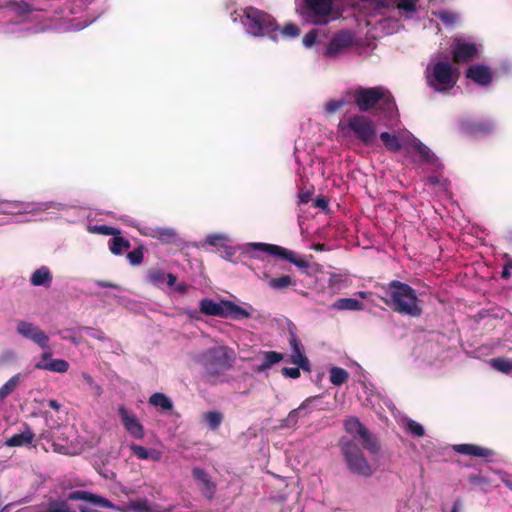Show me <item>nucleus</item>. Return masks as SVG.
Here are the masks:
<instances>
[{"instance_id": "f257e3e1", "label": "nucleus", "mask_w": 512, "mask_h": 512, "mask_svg": "<svg viewBox=\"0 0 512 512\" xmlns=\"http://www.w3.org/2000/svg\"><path fill=\"white\" fill-rule=\"evenodd\" d=\"M381 291L382 294H379L378 297L393 311L414 318L421 316L420 300L416 291L410 285L392 280L387 285L382 286Z\"/></svg>"}, {"instance_id": "f03ea898", "label": "nucleus", "mask_w": 512, "mask_h": 512, "mask_svg": "<svg viewBox=\"0 0 512 512\" xmlns=\"http://www.w3.org/2000/svg\"><path fill=\"white\" fill-rule=\"evenodd\" d=\"M241 23L248 34L253 37L268 36L272 40H277L279 27L275 19L267 12L248 6L243 9Z\"/></svg>"}, {"instance_id": "7ed1b4c3", "label": "nucleus", "mask_w": 512, "mask_h": 512, "mask_svg": "<svg viewBox=\"0 0 512 512\" xmlns=\"http://www.w3.org/2000/svg\"><path fill=\"white\" fill-rule=\"evenodd\" d=\"M207 378L219 376L229 370L234 362V352L226 346H214L205 350L198 358Z\"/></svg>"}, {"instance_id": "20e7f679", "label": "nucleus", "mask_w": 512, "mask_h": 512, "mask_svg": "<svg viewBox=\"0 0 512 512\" xmlns=\"http://www.w3.org/2000/svg\"><path fill=\"white\" fill-rule=\"evenodd\" d=\"M199 310L202 314L207 316H215L237 321L251 318L252 311H254L251 305H248V309H246L230 300H220L219 302H215L208 298H204L200 301Z\"/></svg>"}, {"instance_id": "39448f33", "label": "nucleus", "mask_w": 512, "mask_h": 512, "mask_svg": "<svg viewBox=\"0 0 512 512\" xmlns=\"http://www.w3.org/2000/svg\"><path fill=\"white\" fill-rule=\"evenodd\" d=\"M340 451L350 473L364 478H369L374 474L373 466L356 442L352 440L341 441Z\"/></svg>"}, {"instance_id": "423d86ee", "label": "nucleus", "mask_w": 512, "mask_h": 512, "mask_svg": "<svg viewBox=\"0 0 512 512\" xmlns=\"http://www.w3.org/2000/svg\"><path fill=\"white\" fill-rule=\"evenodd\" d=\"M67 501H84L96 507L118 509L111 501L101 495L85 490H75L66 495V500L49 501L44 512H75L69 507Z\"/></svg>"}, {"instance_id": "0eeeda50", "label": "nucleus", "mask_w": 512, "mask_h": 512, "mask_svg": "<svg viewBox=\"0 0 512 512\" xmlns=\"http://www.w3.org/2000/svg\"><path fill=\"white\" fill-rule=\"evenodd\" d=\"M354 102L361 112H367L381 103L386 110L395 107L390 94H386L382 87L358 88L354 93Z\"/></svg>"}, {"instance_id": "6e6552de", "label": "nucleus", "mask_w": 512, "mask_h": 512, "mask_svg": "<svg viewBox=\"0 0 512 512\" xmlns=\"http://www.w3.org/2000/svg\"><path fill=\"white\" fill-rule=\"evenodd\" d=\"M455 66H427L426 78L427 83L437 92L448 91L452 89L457 80L459 72Z\"/></svg>"}, {"instance_id": "1a4fd4ad", "label": "nucleus", "mask_w": 512, "mask_h": 512, "mask_svg": "<svg viewBox=\"0 0 512 512\" xmlns=\"http://www.w3.org/2000/svg\"><path fill=\"white\" fill-rule=\"evenodd\" d=\"M347 127L363 145L371 146L377 138L375 123L365 115L355 114L348 118Z\"/></svg>"}, {"instance_id": "9d476101", "label": "nucleus", "mask_w": 512, "mask_h": 512, "mask_svg": "<svg viewBox=\"0 0 512 512\" xmlns=\"http://www.w3.org/2000/svg\"><path fill=\"white\" fill-rule=\"evenodd\" d=\"M250 246L254 250L265 252L274 258L282 259L289 263H292L301 271H305L310 266L309 262L304 258L300 257L296 252L284 248L282 246L268 243H251Z\"/></svg>"}, {"instance_id": "9b49d317", "label": "nucleus", "mask_w": 512, "mask_h": 512, "mask_svg": "<svg viewBox=\"0 0 512 512\" xmlns=\"http://www.w3.org/2000/svg\"><path fill=\"white\" fill-rule=\"evenodd\" d=\"M51 207L48 203H32L17 200H1L0 214L19 215L24 213L37 214Z\"/></svg>"}, {"instance_id": "f8f14e48", "label": "nucleus", "mask_w": 512, "mask_h": 512, "mask_svg": "<svg viewBox=\"0 0 512 512\" xmlns=\"http://www.w3.org/2000/svg\"><path fill=\"white\" fill-rule=\"evenodd\" d=\"M451 53L455 64L472 62L479 57V47L476 43L455 38L451 44Z\"/></svg>"}, {"instance_id": "ddd939ff", "label": "nucleus", "mask_w": 512, "mask_h": 512, "mask_svg": "<svg viewBox=\"0 0 512 512\" xmlns=\"http://www.w3.org/2000/svg\"><path fill=\"white\" fill-rule=\"evenodd\" d=\"M16 331L22 337L31 340L42 349H49V337L35 324L25 321L18 320Z\"/></svg>"}, {"instance_id": "4468645a", "label": "nucleus", "mask_w": 512, "mask_h": 512, "mask_svg": "<svg viewBox=\"0 0 512 512\" xmlns=\"http://www.w3.org/2000/svg\"><path fill=\"white\" fill-rule=\"evenodd\" d=\"M305 4L313 17L314 24L323 25L328 22L333 9V0H305Z\"/></svg>"}, {"instance_id": "2eb2a0df", "label": "nucleus", "mask_w": 512, "mask_h": 512, "mask_svg": "<svg viewBox=\"0 0 512 512\" xmlns=\"http://www.w3.org/2000/svg\"><path fill=\"white\" fill-rule=\"evenodd\" d=\"M118 414L121 423L130 436L136 439H142L145 435L144 426L140 423L136 415L124 405L118 407Z\"/></svg>"}, {"instance_id": "dca6fc26", "label": "nucleus", "mask_w": 512, "mask_h": 512, "mask_svg": "<svg viewBox=\"0 0 512 512\" xmlns=\"http://www.w3.org/2000/svg\"><path fill=\"white\" fill-rule=\"evenodd\" d=\"M354 43V34L348 30H342L336 33L330 40L326 54L328 56H336L343 53Z\"/></svg>"}, {"instance_id": "f3484780", "label": "nucleus", "mask_w": 512, "mask_h": 512, "mask_svg": "<svg viewBox=\"0 0 512 512\" xmlns=\"http://www.w3.org/2000/svg\"><path fill=\"white\" fill-rule=\"evenodd\" d=\"M46 351L41 355V360L35 364V369L46 370L55 373H65L68 371L70 365L64 359H52L51 349H45Z\"/></svg>"}, {"instance_id": "a211bd4d", "label": "nucleus", "mask_w": 512, "mask_h": 512, "mask_svg": "<svg viewBox=\"0 0 512 512\" xmlns=\"http://www.w3.org/2000/svg\"><path fill=\"white\" fill-rule=\"evenodd\" d=\"M192 476L196 482L202 485L203 495L208 499H212L215 494L216 486L209 474L200 467H194L192 469Z\"/></svg>"}, {"instance_id": "6ab92c4d", "label": "nucleus", "mask_w": 512, "mask_h": 512, "mask_svg": "<svg viewBox=\"0 0 512 512\" xmlns=\"http://www.w3.org/2000/svg\"><path fill=\"white\" fill-rule=\"evenodd\" d=\"M290 345L292 347V355H291V362L300 368H302L304 371L310 370V363L308 358L305 356V354L302 351V345L300 341L298 340L297 336L295 334H291L290 337Z\"/></svg>"}, {"instance_id": "aec40b11", "label": "nucleus", "mask_w": 512, "mask_h": 512, "mask_svg": "<svg viewBox=\"0 0 512 512\" xmlns=\"http://www.w3.org/2000/svg\"><path fill=\"white\" fill-rule=\"evenodd\" d=\"M454 451L463 454V455H469L474 457H480V458H489L493 457L495 455L494 450L485 448L482 446H478L475 444H458L453 447Z\"/></svg>"}, {"instance_id": "412c9836", "label": "nucleus", "mask_w": 512, "mask_h": 512, "mask_svg": "<svg viewBox=\"0 0 512 512\" xmlns=\"http://www.w3.org/2000/svg\"><path fill=\"white\" fill-rule=\"evenodd\" d=\"M466 77L482 86L489 85L492 81L489 66H469Z\"/></svg>"}, {"instance_id": "4be33fe9", "label": "nucleus", "mask_w": 512, "mask_h": 512, "mask_svg": "<svg viewBox=\"0 0 512 512\" xmlns=\"http://www.w3.org/2000/svg\"><path fill=\"white\" fill-rule=\"evenodd\" d=\"M24 428L25 430L23 432L14 434L8 438L5 441V445L8 447H21L31 444L35 438V434L27 424H24Z\"/></svg>"}, {"instance_id": "5701e85b", "label": "nucleus", "mask_w": 512, "mask_h": 512, "mask_svg": "<svg viewBox=\"0 0 512 512\" xmlns=\"http://www.w3.org/2000/svg\"><path fill=\"white\" fill-rule=\"evenodd\" d=\"M131 453L141 460H152L159 462L162 458V453L156 449H148L138 444H131L129 446Z\"/></svg>"}, {"instance_id": "b1692460", "label": "nucleus", "mask_w": 512, "mask_h": 512, "mask_svg": "<svg viewBox=\"0 0 512 512\" xmlns=\"http://www.w3.org/2000/svg\"><path fill=\"white\" fill-rule=\"evenodd\" d=\"M52 280V273L47 266H41L36 269L30 277L31 285L35 287L43 286L48 288L50 287Z\"/></svg>"}, {"instance_id": "393cba45", "label": "nucleus", "mask_w": 512, "mask_h": 512, "mask_svg": "<svg viewBox=\"0 0 512 512\" xmlns=\"http://www.w3.org/2000/svg\"><path fill=\"white\" fill-rule=\"evenodd\" d=\"M316 398H318V396H316V397H309V398L305 399L300 404V406L298 408L291 410L289 412L288 416L286 417V419H284L282 421L281 426L282 427H286V428H290V427L296 426V424L298 422V418L301 416L302 411L307 409L309 407L310 403L313 400H315Z\"/></svg>"}, {"instance_id": "a878e982", "label": "nucleus", "mask_w": 512, "mask_h": 512, "mask_svg": "<svg viewBox=\"0 0 512 512\" xmlns=\"http://www.w3.org/2000/svg\"><path fill=\"white\" fill-rule=\"evenodd\" d=\"M359 438L363 448L366 449L370 454L375 455L380 452V442L378 441L376 436L370 433L368 429H366Z\"/></svg>"}, {"instance_id": "bb28decb", "label": "nucleus", "mask_w": 512, "mask_h": 512, "mask_svg": "<svg viewBox=\"0 0 512 512\" xmlns=\"http://www.w3.org/2000/svg\"><path fill=\"white\" fill-rule=\"evenodd\" d=\"M283 360V354L276 351H266L263 353V361L257 367L258 372H264L271 368L274 364Z\"/></svg>"}, {"instance_id": "cd10ccee", "label": "nucleus", "mask_w": 512, "mask_h": 512, "mask_svg": "<svg viewBox=\"0 0 512 512\" xmlns=\"http://www.w3.org/2000/svg\"><path fill=\"white\" fill-rule=\"evenodd\" d=\"M333 308L337 310L360 311L363 310L364 304L354 298H340L334 302Z\"/></svg>"}, {"instance_id": "c85d7f7f", "label": "nucleus", "mask_w": 512, "mask_h": 512, "mask_svg": "<svg viewBox=\"0 0 512 512\" xmlns=\"http://www.w3.org/2000/svg\"><path fill=\"white\" fill-rule=\"evenodd\" d=\"M126 510L132 511V512H161L156 507L151 505L149 500L146 498H141V499H138L135 501H130L127 504Z\"/></svg>"}, {"instance_id": "c756f323", "label": "nucleus", "mask_w": 512, "mask_h": 512, "mask_svg": "<svg viewBox=\"0 0 512 512\" xmlns=\"http://www.w3.org/2000/svg\"><path fill=\"white\" fill-rule=\"evenodd\" d=\"M467 480L471 486L479 488L484 492H488L493 486L489 478L479 473L469 474Z\"/></svg>"}, {"instance_id": "7c9ffc66", "label": "nucleus", "mask_w": 512, "mask_h": 512, "mask_svg": "<svg viewBox=\"0 0 512 512\" xmlns=\"http://www.w3.org/2000/svg\"><path fill=\"white\" fill-rule=\"evenodd\" d=\"M109 249L114 255H121L124 250L130 248V242L120 235L114 236L109 240Z\"/></svg>"}, {"instance_id": "2f4dec72", "label": "nucleus", "mask_w": 512, "mask_h": 512, "mask_svg": "<svg viewBox=\"0 0 512 512\" xmlns=\"http://www.w3.org/2000/svg\"><path fill=\"white\" fill-rule=\"evenodd\" d=\"M413 147L419 153L421 160L423 162L434 165L438 161L437 157L421 141H419V140L414 141Z\"/></svg>"}, {"instance_id": "473e14b6", "label": "nucleus", "mask_w": 512, "mask_h": 512, "mask_svg": "<svg viewBox=\"0 0 512 512\" xmlns=\"http://www.w3.org/2000/svg\"><path fill=\"white\" fill-rule=\"evenodd\" d=\"M149 403L153 406L160 407L162 410H171L173 403L171 399L163 393L156 392L149 398Z\"/></svg>"}, {"instance_id": "72a5a7b5", "label": "nucleus", "mask_w": 512, "mask_h": 512, "mask_svg": "<svg viewBox=\"0 0 512 512\" xmlns=\"http://www.w3.org/2000/svg\"><path fill=\"white\" fill-rule=\"evenodd\" d=\"M203 419L205 420L208 428L212 431H216L219 429L224 416L219 411H208L203 414Z\"/></svg>"}, {"instance_id": "f704fd0d", "label": "nucleus", "mask_w": 512, "mask_h": 512, "mask_svg": "<svg viewBox=\"0 0 512 512\" xmlns=\"http://www.w3.org/2000/svg\"><path fill=\"white\" fill-rule=\"evenodd\" d=\"M380 139L383 142L384 146L387 150L391 152H399L402 149L400 141L397 136L392 135L388 132H382L380 134Z\"/></svg>"}, {"instance_id": "c9c22d12", "label": "nucleus", "mask_w": 512, "mask_h": 512, "mask_svg": "<svg viewBox=\"0 0 512 512\" xmlns=\"http://www.w3.org/2000/svg\"><path fill=\"white\" fill-rule=\"evenodd\" d=\"M344 427L347 433L354 436H361V434L367 429L358 418L351 417L344 422Z\"/></svg>"}, {"instance_id": "e433bc0d", "label": "nucleus", "mask_w": 512, "mask_h": 512, "mask_svg": "<svg viewBox=\"0 0 512 512\" xmlns=\"http://www.w3.org/2000/svg\"><path fill=\"white\" fill-rule=\"evenodd\" d=\"M349 379V373L341 367H332L330 369V382L335 386H341Z\"/></svg>"}, {"instance_id": "4c0bfd02", "label": "nucleus", "mask_w": 512, "mask_h": 512, "mask_svg": "<svg viewBox=\"0 0 512 512\" xmlns=\"http://www.w3.org/2000/svg\"><path fill=\"white\" fill-rule=\"evenodd\" d=\"M295 283H296L295 280H293V278L291 276L282 275L277 278H272L269 281V286L276 290H282V289H286L290 286H294Z\"/></svg>"}, {"instance_id": "58836bf2", "label": "nucleus", "mask_w": 512, "mask_h": 512, "mask_svg": "<svg viewBox=\"0 0 512 512\" xmlns=\"http://www.w3.org/2000/svg\"><path fill=\"white\" fill-rule=\"evenodd\" d=\"M20 375L16 374L11 377L3 386L0 387V402L8 397L18 386Z\"/></svg>"}, {"instance_id": "ea45409f", "label": "nucleus", "mask_w": 512, "mask_h": 512, "mask_svg": "<svg viewBox=\"0 0 512 512\" xmlns=\"http://www.w3.org/2000/svg\"><path fill=\"white\" fill-rule=\"evenodd\" d=\"M491 366L503 373H509L512 371V360L504 357H496L490 360Z\"/></svg>"}, {"instance_id": "a19ab883", "label": "nucleus", "mask_w": 512, "mask_h": 512, "mask_svg": "<svg viewBox=\"0 0 512 512\" xmlns=\"http://www.w3.org/2000/svg\"><path fill=\"white\" fill-rule=\"evenodd\" d=\"M127 259L129 260L131 265H139L143 262L144 259V248L143 246H139L127 254Z\"/></svg>"}, {"instance_id": "79ce46f5", "label": "nucleus", "mask_w": 512, "mask_h": 512, "mask_svg": "<svg viewBox=\"0 0 512 512\" xmlns=\"http://www.w3.org/2000/svg\"><path fill=\"white\" fill-rule=\"evenodd\" d=\"M147 278L152 284L159 285L165 281L166 273L161 269H151L148 272Z\"/></svg>"}, {"instance_id": "37998d69", "label": "nucleus", "mask_w": 512, "mask_h": 512, "mask_svg": "<svg viewBox=\"0 0 512 512\" xmlns=\"http://www.w3.org/2000/svg\"><path fill=\"white\" fill-rule=\"evenodd\" d=\"M93 231L105 236L114 237L120 235V230L118 228L108 225H96L94 226Z\"/></svg>"}, {"instance_id": "c03bdc74", "label": "nucleus", "mask_w": 512, "mask_h": 512, "mask_svg": "<svg viewBox=\"0 0 512 512\" xmlns=\"http://www.w3.org/2000/svg\"><path fill=\"white\" fill-rule=\"evenodd\" d=\"M281 34L287 38H295V37L299 36L300 29L298 28L297 25H295L293 23H288L281 30Z\"/></svg>"}, {"instance_id": "a18cd8bd", "label": "nucleus", "mask_w": 512, "mask_h": 512, "mask_svg": "<svg viewBox=\"0 0 512 512\" xmlns=\"http://www.w3.org/2000/svg\"><path fill=\"white\" fill-rule=\"evenodd\" d=\"M407 429L412 435L417 437H422L425 434L423 426L414 420L407 422Z\"/></svg>"}, {"instance_id": "49530a36", "label": "nucleus", "mask_w": 512, "mask_h": 512, "mask_svg": "<svg viewBox=\"0 0 512 512\" xmlns=\"http://www.w3.org/2000/svg\"><path fill=\"white\" fill-rule=\"evenodd\" d=\"M346 104L345 100L339 99V100H330L326 103V111L330 114H333L340 110L344 105Z\"/></svg>"}, {"instance_id": "de8ad7c7", "label": "nucleus", "mask_w": 512, "mask_h": 512, "mask_svg": "<svg viewBox=\"0 0 512 512\" xmlns=\"http://www.w3.org/2000/svg\"><path fill=\"white\" fill-rule=\"evenodd\" d=\"M417 0H399L397 7L406 12H414L416 10Z\"/></svg>"}, {"instance_id": "09e8293b", "label": "nucleus", "mask_w": 512, "mask_h": 512, "mask_svg": "<svg viewBox=\"0 0 512 512\" xmlns=\"http://www.w3.org/2000/svg\"><path fill=\"white\" fill-rule=\"evenodd\" d=\"M317 31L315 29L310 30L306 33L302 39L303 45L306 47H311L316 43L317 40Z\"/></svg>"}, {"instance_id": "8fccbe9b", "label": "nucleus", "mask_w": 512, "mask_h": 512, "mask_svg": "<svg viewBox=\"0 0 512 512\" xmlns=\"http://www.w3.org/2000/svg\"><path fill=\"white\" fill-rule=\"evenodd\" d=\"M299 366L298 367H284L282 368V374L285 376V377H289V378H293V379H297L300 377V370H299Z\"/></svg>"}, {"instance_id": "3c124183", "label": "nucleus", "mask_w": 512, "mask_h": 512, "mask_svg": "<svg viewBox=\"0 0 512 512\" xmlns=\"http://www.w3.org/2000/svg\"><path fill=\"white\" fill-rule=\"evenodd\" d=\"M438 18L445 24H453L456 20V16L449 11H440Z\"/></svg>"}, {"instance_id": "603ef678", "label": "nucleus", "mask_w": 512, "mask_h": 512, "mask_svg": "<svg viewBox=\"0 0 512 512\" xmlns=\"http://www.w3.org/2000/svg\"><path fill=\"white\" fill-rule=\"evenodd\" d=\"M313 189L300 190L298 194L299 203L306 204L311 200Z\"/></svg>"}, {"instance_id": "864d4df0", "label": "nucleus", "mask_w": 512, "mask_h": 512, "mask_svg": "<svg viewBox=\"0 0 512 512\" xmlns=\"http://www.w3.org/2000/svg\"><path fill=\"white\" fill-rule=\"evenodd\" d=\"M314 207L327 210L329 207V200L324 196H317L314 200Z\"/></svg>"}, {"instance_id": "5fc2aeb1", "label": "nucleus", "mask_w": 512, "mask_h": 512, "mask_svg": "<svg viewBox=\"0 0 512 512\" xmlns=\"http://www.w3.org/2000/svg\"><path fill=\"white\" fill-rule=\"evenodd\" d=\"M225 238L222 235L213 234L208 235L206 238V242L211 246H217L221 241H223Z\"/></svg>"}, {"instance_id": "6e6d98bb", "label": "nucleus", "mask_w": 512, "mask_h": 512, "mask_svg": "<svg viewBox=\"0 0 512 512\" xmlns=\"http://www.w3.org/2000/svg\"><path fill=\"white\" fill-rule=\"evenodd\" d=\"M95 283L97 286H99L101 288H113V289L118 288L117 284L109 282V281L96 280Z\"/></svg>"}, {"instance_id": "4d7b16f0", "label": "nucleus", "mask_w": 512, "mask_h": 512, "mask_svg": "<svg viewBox=\"0 0 512 512\" xmlns=\"http://www.w3.org/2000/svg\"><path fill=\"white\" fill-rule=\"evenodd\" d=\"M166 279H167V285L169 287L174 286V284L176 283V280H177L176 276L174 274H172V273H167L166 274Z\"/></svg>"}, {"instance_id": "13d9d810", "label": "nucleus", "mask_w": 512, "mask_h": 512, "mask_svg": "<svg viewBox=\"0 0 512 512\" xmlns=\"http://www.w3.org/2000/svg\"><path fill=\"white\" fill-rule=\"evenodd\" d=\"M461 508H462V500L461 499H457V500L454 501L452 509H451L450 512H460Z\"/></svg>"}, {"instance_id": "bf43d9fd", "label": "nucleus", "mask_w": 512, "mask_h": 512, "mask_svg": "<svg viewBox=\"0 0 512 512\" xmlns=\"http://www.w3.org/2000/svg\"><path fill=\"white\" fill-rule=\"evenodd\" d=\"M78 509L80 512H98L97 510L91 508L89 505L87 504H80L78 506Z\"/></svg>"}, {"instance_id": "052dcab7", "label": "nucleus", "mask_w": 512, "mask_h": 512, "mask_svg": "<svg viewBox=\"0 0 512 512\" xmlns=\"http://www.w3.org/2000/svg\"><path fill=\"white\" fill-rule=\"evenodd\" d=\"M48 406H49L50 408H52V409H54V410L58 411V410L60 409V407H61V404H60L57 400H55V399H50V400L48 401Z\"/></svg>"}, {"instance_id": "680f3d73", "label": "nucleus", "mask_w": 512, "mask_h": 512, "mask_svg": "<svg viewBox=\"0 0 512 512\" xmlns=\"http://www.w3.org/2000/svg\"><path fill=\"white\" fill-rule=\"evenodd\" d=\"M160 236L161 237H168V238H170V237L175 236V232L172 229H164L160 233Z\"/></svg>"}, {"instance_id": "e2e57ef3", "label": "nucleus", "mask_w": 512, "mask_h": 512, "mask_svg": "<svg viewBox=\"0 0 512 512\" xmlns=\"http://www.w3.org/2000/svg\"><path fill=\"white\" fill-rule=\"evenodd\" d=\"M509 276H510L509 268H508V266H505V267L503 268V270H502L501 277H502L503 279H508V278H509Z\"/></svg>"}, {"instance_id": "0e129e2a", "label": "nucleus", "mask_w": 512, "mask_h": 512, "mask_svg": "<svg viewBox=\"0 0 512 512\" xmlns=\"http://www.w3.org/2000/svg\"><path fill=\"white\" fill-rule=\"evenodd\" d=\"M502 481L505 484V486L512 491V482L510 480H508V479H505V478H503Z\"/></svg>"}, {"instance_id": "69168bd1", "label": "nucleus", "mask_w": 512, "mask_h": 512, "mask_svg": "<svg viewBox=\"0 0 512 512\" xmlns=\"http://www.w3.org/2000/svg\"><path fill=\"white\" fill-rule=\"evenodd\" d=\"M12 506V504H7L6 506H4L0 512H9V509L10 507Z\"/></svg>"}, {"instance_id": "338daca9", "label": "nucleus", "mask_w": 512, "mask_h": 512, "mask_svg": "<svg viewBox=\"0 0 512 512\" xmlns=\"http://www.w3.org/2000/svg\"><path fill=\"white\" fill-rule=\"evenodd\" d=\"M121 491H122L123 493H125L126 495H128V494L131 492V491H130V490H128V489H122Z\"/></svg>"}, {"instance_id": "774afa93", "label": "nucleus", "mask_w": 512, "mask_h": 512, "mask_svg": "<svg viewBox=\"0 0 512 512\" xmlns=\"http://www.w3.org/2000/svg\"><path fill=\"white\" fill-rule=\"evenodd\" d=\"M323 246H324L323 244H319V245L316 247V249H317V250H322V249H323Z\"/></svg>"}]
</instances>
